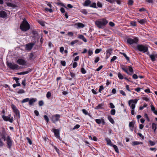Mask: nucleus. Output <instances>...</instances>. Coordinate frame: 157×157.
Wrapping results in <instances>:
<instances>
[{
  "label": "nucleus",
  "mask_w": 157,
  "mask_h": 157,
  "mask_svg": "<svg viewBox=\"0 0 157 157\" xmlns=\"http://www.w3.org/2000/svg\"><path fill=\"white\" fill-rule=\"evenodd\" d=\"M2 139L4 141L6 140L7 147L9 149H10L12 145L13 140L11 139V137L8 135L4 128L0 131V147H2L4 145V143Z\"/></svg>",
  "instance_id": "nucleus-1"
},
{
  "label": "nucleus",
  "mask_w": 157,
  "mask_h": 157,
  "mask_svg": "<svg viewBox=\"0 0 157 157\" xmlns=\"http://www.w3.org/2000/svg\"><path fill=\"white\" fill-rule=\"evenodd\" d=\"M121 67L123 71L129 75H132L134 73V70L131 65L128 66L121 65Z\"/></svg>",
  "instance_id": "nucleus-2"
},
{
  "label": "nucleus",
  "mask_w": 157,
  "mask_h": 157,
  "mask_svg": "<svg viewBox=\"0 0 157 157\" xmlns=\"http://www.w3.org/2000/svg\"><path fill=\"white\" fill-rule=\"evenodd\" d=\"M30 28V25L26 20L24 19L20 25V29L22 31L26 32Z\"/></svg>",
  "instance_id": "nucleus-3"
},
{
  "label": "nucleus",
  "mask_w": 157,
  "mask_h": 157,
  "mask_svg": "<svg viewBox=\"0 0 157 157\" xmlns=\"http://www.w3.org/2000/svg\"><path fill=\"white\" fill-rule=\"evenodd\" d=\"M138 100V99L136 98L134 100H130L128 101L129 105L132 109L131 110V114L132 115H134L135 114L134 109L136 107L135 104L137 103Z\"/></svg>",
  "instance_id": "nucleus-4"
},
{
  "label": "nucleus",
  "mask_w": 157,
  "mask_h": 157,
  "mask_svg": "<svg viewBox=\"0 0 157 157\" xmlns=\"http://www.w3.org/2000/svg\"><path fill=\"white\" fill-rule=\"evenodd\" d=\"M108 21L105 18H103L101 21L97 20L95 22V25L100 28H102L103 26H105L108 23Z\"/></svg>",
  "instance_id": "nucleus-5"
},
{
  "label": "nucleus",
  "mask_w": 157,
  "mask_h": 157,
  "mask_svg": "<svg viewBox=\"0 0 157 157\" xmlns=\"http://www.w3.org/2000/svg\"><path fill=\"white\" fill-rule=\"evenodd\" d=\"M137 49L140 52L145 53L148 51V47L146 45L138 44L137 46Z\"/></svg>",
  "instance_id": "nucleus-6"
},
{
  "label": "nucleus",
  "mask_w": 157,
  "mask_h": 157,
  "mask_svg": "<svg viewBox=\"0 0 157 157\" xmlns=\"http://www.w3.org/2000/svg\"><path fill=\"white\" fill-rule=\"evenodd\" d=\"M139 41V39L138 37H135L133 39L130 38H128L126 42L127 44L131 45L134 44H137Z\"/></svg>",
  "instance_id": "nucleus-7"
},
{
  "label": "nucleus",
  "mask_w": 157,
  "mask_h": 157,
  "mask_svg": "<svg viewBox=\"0 0 157 157\" xmlns=\"http://www.w3.org/2000/svg\"><path fill=\"white\" fill-rule=\"evenodd\" d=\"M11 107L13 112L15 113L14 116L17 117V118H19L20 117V112L17 107L13 104L11 105Z\"/></svg>",
  "instance_id": "nucleus-8"
},
{
  "label": "nucleus",
  "mask_w": 157,
  "mask_h": 157,
  "mask_svg": "<svg viewBox=\"0 0 157 157\" xmlns=\"http://www.w3.org/2000/svg\"><path fill=\"white\" fill-rule=\"evenodd\" d=\"M7 65L10 68L13 70H15L18 68V65L14 63H8Z\"/></svg>",
  "instance_id": "nucleus-9"
},
{
  "label": "nucleus",
  "mask_w": 157,
  "mask_h": 157,
  "mask_svg": "<svg viewBox=\"0 0 157 157\" xmlns=\"http://www.w3.org/2000/svg\"><path fill=\"white\" fill-rule=\"evenodd\" d=\"M61 115L56 114V115H52V122L53 123H55L56 122H57L59 120V118L60 117Z\"/></svg>",
  "instance_id": "nucleus-10"
},
{
  "label": "nucleus",
  "mask_w": 157,
  "mask_h": 157,
  "mask_svg": "<svg viewBox=\"0 0 157 157\" xmlns=\"http://www.w3.org/2000/svg\"><path fill=\"white\" fill-rule=\"evenodd\" d=\"M10 115H9L8 116H6L4 115L2 116V118L5 121H9L10 123H12L13 122V117L10 118Z\"/></svg>",
  "instance_id": "nucleus-11"
},
{
  "label": "nucleus",
  "mask_w": 157,
  "mask_h": 157,
  "mask_svg": "<svg viewBox=\"0 0 157 157\" xmlns=\"http://www.w3.org/2000/svg\"><path fill=\"white\" fill-rule=\"evenodd\" d=\"M17 63H18L19 65H20L23 66L26 65V61L22 59H18L17 60Z\"/></svg>",
  "instance_id": "nucleus-12"
},
{
  "label": "nucleus",
  "mask_w": 157,
  "mask_h": 157,
  "mask_svg": "<svg viewBox=\"0 0 157 157\" xmlns=\"http://www.w3.org/2000/svg\"><path fill=\"white\" fill-rule=\"evenodd\" d=\"M53 132L55 136L57 138L60 139V137L59 136V131L58 129H53Z\"/></svg>",
  "instance_id": "nucleus-13"
},
{
  "label": "nucleus",
  "mask_w": 157,
  "mask_h": 157,
  "mask_svg": "<svg viewBox=\"0 0 157 157\" xmlns=\"http://www.w3.org/2000/svg\"><path fill=\"white\" fill-rule=\"evenodd\" d=\"M34 44L33 43H29L25 45V48L28 51L31 50L33 47Z\"/></svg>",
  "instance_id": "nucleus-14"
},
{
  "label": "nucleus",
  "mask_w": 157,
  "mask_h": 157,
  "mask_svg": "<svg viewBox=\"0 0 157 157\" xmlns=\"http://www.w3.org/2000/svg\"><path fill=\"white\" fill-rule=\"evenodd\" d=\"M37 99L36 98H32L29 99V105H33V103L37 101Z\"/></svg>",
  "instance_id": "nucleus-15"
},
{
  "label": "nucleus",
  "mask_w": 157,
  "mask_h": 157,
  "mask_svg": "<svg viewBox=\"0 0 157 157\" xmlns=\"http://www.w3.org/2000/svg\"><path fill=\"white\" fill-rule=\"evenodd\" d=\"M28 70L27 71H23L21 72H19L17 73L18 75H24L25 74H28L30 72H31L32 71V69L29 68L28 69Z\"/></svg>",
  "instance_id": "nucleus-16"
},
{
  "label": "nucleus",
  "mask_w": 157,
  "mask_h": 157,
  "mask_svg": "<svg viewBox=\"0 0 157 157\" xmlns=\"http://www.w3.org/2000/svg\"><path fill=\"white\" fill-rule=\"evenodd\" d=\"M7 14L6 13L3 11H0V17H1L5 18L7 17Z\"/></svg>",
  "instance_id": "nucleus-17"
},
{
  "label": "nucleus",
  "mask_w": 157,
  "mask_h": 157,
  "mask_svg": "<svg viewBox=\"0 0 157 157\" xmlns=\"http://www.w3.org/2000/svg\"><path fill=\"white\" fill-rule=\"evenodd\" d=\"M70 74L71 77L70 78L67 77V78L68 80H72V78H74L75 77V73L71 71H70Z\"/></svg>",
  "instance_id": "nucleus-18"
},
{
  "label": "nucleus",
  "mask_w": 157,
  "mask_h": 157,
  "mask_svg": "<svg viewBox=\"0 0 157 157\" xmlns=\"http://www.w3.org/2000/svg\"><path fill=\"white\" fill-rule=\"evenodd\" d=\"M91 2L90 0H86L83 4L85 6H88L90 4Z\"/></svg>",
  "instance_id": "nucleus-19"
},
{
  "label": "nucleus",
  "mask_w": 157,
  "mask_h": 157,
  "mask_svg": "<svg viewBox=\"0 0 157 157\" xmlns=\"http://www.w3.org/2000/svg\"><path fill=\"white\" fill-rule=\"evenodd\" d=\"M157 124H155V123H152V128L153 129L154 132H155L156 131V130L157 129Z\"/></svg>",
  "instance_id": "nucleus-20"
},
{
  "label": "nucleus",
  "mask_w": 157,
  "mask_h": 157,
  "mask_svg": "<svg viewBox=\"0 0 157 157\" xmlns=\"http://www.w3.org/2000/svg\"><path fill=\"white\" fill-rule=\"evenodd\" d=\"M29 59L30 60H34L36 58L35 56L34 55L33 53H31L29 55Z\"/></svg>",
  "instance_id": "nucleus-21"
},
{
  "label": "nucleus",
  "mask_w": 157,
  "mask_h": 157,
  "mask_svg": "<svg viewBox=\"0 0 157 157\" xmlns=\"http://www.w3.org/2000/svg\"><path fill=\"white\" fill-rule=\"evenodd\" d=\"M143 144V142H139L138 141H134L132 142V145L134 146L139 144Z\"/></svg>",
  "instance_id": "nucleus-22"
},
{
  "label": "nucleus",
  "mask_w": 157,
  "mask_h": 157,
  "mask_svg": "<svg viewBox=\"0 0 157 157\" xmlns=\"http://www.w3.org/2000/svg\"><path fill=\"white\" fill-rule=\"evenodd\" d=\"M78 38L82 40L84 42H86L87 41V40L85 38L84 36L82 35H80L78 36Z\"/></svg>",
  "instance_id": "nucleus-23"
},
{
  "label": "nucleus",
  "mask_w": 157,
  "mask_h": 157,
  "mask_svg": "<svg viewBox=\"0 0 157 157\" xmlns=\"http://www.w3.org/2000/svg\"><path fill=\"white\" fill-rule=\"evenodd\" d=\"M135 122L133 121H131L129 123V126L130 128H133L134 127ZM131 130L132 131H133V128L131 129Z\"/></svg>",
  "instance_id": "nucleus-24"
},
{
  "label": "nucleus",
  "mask_w": 157,
  "mask_h": 157,
  "mask_svg": "<svg viewBox=\"0 0 157 157\" xmlns=\"http://www.w3.org/2000/svg\"><path fill=\"white\" fill-rule=\"evenodd\" d=\"M105 140L107 142V144H108V145L111 146H112V145L113 144L112 143V142L108 138H106L105 139Z\"/></svg>",
  "instance_id": "nucleus-25"
},
{
  "label": "nucleus",
  "mask_w": 157,
  "mask_h": 157,
  "mask_svg": "<svg viewBox=\"0 0 157 157\" xmlns=\"http://www.w3.org/2000/svg\"><path fill=\"white\" fill-rule=\"evenodd\" d=\"M113 49V48H108L106 51V53L108 54L111 55V54L112 53V52Z\"/></svg>",
  "instance_id": "nucleus-26"
},
{
  "label": "nucleus",
  "mask_w": 157,
  "mask_h": 157,
  "mask_svg": "<svg viewBox=\"0 0 157 157\" xmlns=\"http://www.w3.org/2000/svg\"><path fill=\"white\" fill-rule=\"evenodd\" d=\"M120 53L121 54L123 55L125 58L127 60V61H129L130 60L129 58L127 56L126 54L124 53H122L121 52H120Z\"/></svg>",
  "instance_id": "nucleus-27"
},
{
  "label": "nucleus",
  "mask_w": 157,
  "mask_h": 157,
  "mask_svg": "<svg viewBox=\"0 0 157 157\" xmlns=\"http://www.w3.org/2000/svg\"><path fill=\"white\" fill-rule=\"evenodd\" d=\"M108 119L109 121L112 124H113L114 123V121L112 118L110 116H108Z\"/></svg>",
  "instance_id": "nucleus-28"
},
{
  "label": "nucleus",
  "mask_w": 157,
  "mask_h": 157,
  "mask_svg": "<svg viewBox=\"0 0 157 157\" xmlns=\"http://www.w3.org/2000/svg\"><path fill=\"white\" fill-rule=\"evenodd\" d=\"M112 147H113L114 148V149L115 151L117 153H119V150H118V148L117 147V146H116V145H114V144H113V145H112V146H111Z\"/></svg>",
  "instance_id": "nucleus-29"
},
{
  "label": "nucleus",
  "mask_w": 157,
  "mask_h": 157,
  "mask_svg": "<svg viewBox=\"0 0 157 157\" xmlns=\"http://www.w3.org/2000/svg\"><path fill=\"white\" fill-rule=\"evenodd\" d=\"M137 21L140 24L142 25L144 24L146 22V20L144 19L140 20L138 19Z\"/></svg>",
  "instance_id": "nucleus-30"
},
{
  "label": "nucleus",
  "mask_w": 157,
  "mask_h": 157,
  "mask_svg": "<svg viewBox=\"0 0 157 157\" xmlns=\"http://www.w3.org/2000/svg\"><path fill=\"white\" fill-rule=\"evenodd\" d=\"M7 5L8 6L11 7H12L13 8H15L17 6L15 4H12L11 3L8 2L7 3Z\"/></svg>",
  "instance_id": "nucleus-31"
},
{
  "label": "nucleus",
  "mask_w": 157,
  "mask_h": 157,
  "mask_svg": "<svg viewBox=\"0 0 157 157\" xmlns=\"http://www.w3.org/2000/svg\"><path fill=\"white\" fill-rule=\"evenodd\" d=\"M117 76L120 79L122 80L124 79L123 76L121 74L120 72L118 73Z\"/></svg>",
  "instance_id": "nucleus-32"
},
{
  "label": "nucleus",
  "mask_w": 157,
  "mask_h": 157,
  "mask_svg": "<svg viewBox=\"0 0 157 157\" xmlns=\"http://www.w3.org/2000/svg\"><path fill=\"white\" fill-rule=\"evenodd\" d=\"M77 25L78 27L79 28H83L84 27V25L81 23H78Z\"/></svg>",
  "instance_id": "nucleus-33"
},
{
  "label": "nucleus",
  "mask_w": 157,
  "mask_h": 157,
  "mask_svg": "<svg viewBox=\"0 0 157 157\" xmlns=\"http://www.w3.org/2000/svg\"><path fill=\"white\" fill-rule=\"evenodd\" d=\"M149 56L152 61H154L156 60V59L154 55H149Z\"/></svg>",
  "instance_id": "nucleus-34"
},
{
  "label": "nucleus",
  "mask_w": 157,
  "mask_h": 157,
  "mask_svg": "<svg viewBox=\"0 0 157 157\" xmlns=\"http://www.w3.org/2000/svg\"><path fill=\"white\" fill-rule=\"evenodd\" d=\"M148 142L149 144V145L151 146H153L155 144V142L151 140H148Z\"/></svg>",
  "instance_id": "nucleus-35"
},
{
  "label": "nucleus",
  "mask_w": 157,
  "mask_h": 157,
  "mask_svg": "<svg viewBox=\"0 0 157 157\" xmlns=\"http://www.w3.org/2000/svg\"><path fill=\"white\" fill-rule=\"evenodd\" d=\"M25 92V91L24 90L22 89H20L17 91V93L18 94H22L24 93Z\"/></svg>",
  "instance_id": "nucleus-36"
},
{
  "label": "nucleus",
  "mask_w": 157,
  "mask_h": 157,
  "mask_svg": "<svg viewBox=\"0 0 157 157\" xmlns=\"http://www.w3.org/2000/svg\"><path fill=\"white\" fill-rule=\"evenodd\" d=\"M29 98H26L23 99L21 101V103H25L26 102H27L29 101Z\"/></svg>",
  "instance_id": "nucleus-37"
},
{
  "label": "nucleus",
  "mask_w": 157,
  "mask_h": 157,
  "mask_svg": "<svg viewBox=\"0 0 157 157\" xmlns=\"http://www.w3.org/2000/svg\"><path fill=\"white\" fill-rule=\"evenodd\" d=\"M90 6L91 7H93L94 8H97V4L95 2H94L92 3Z\"/></svg>",
  "instance_id": "nucleus-38"
},
{
  "label": "nucleus",
  "mask_w": 157,
  "mask_h": 157,
  "mask_svg": "<svg viewBox=\"0 0 157 157\" xmlns=\"http://www.w3.org/2000/svg\"><path fill=\"white\" fill-rule=\"evenodd\" d=\"M44 119L46 121V122L48 123L49 121V119L47 115H44Z\"/></svg>",
  "instance_id": "nucleus-39"
},
{
  "label": "nucleus",
  "mask_w": 157,
  "mask_h": 157,
  "mask_svg": "<svg viewBox=\"0 0 157 157\" xmlns=\"http://www.w3.org/2000/svg\"><path fill=\"white\" fill-rule=\"evenodd\" d=\"M133 4V0H129L128 1V4L129 6H132Z\"/></svg>",
  "instance_id": "nucleus-40"
},
{
  "label": "nucleus",
  "mask_w": 157,
  "mask_h": 157,
  "mask_svg": "<svg viewBox=\"0 0 157 157\" xmlns=\"http://www.w3.org/2000/svg\"><path fill=\"white\" fill-rule=\"evenodd\" d=\"M51 96V93L50 91H48L46 94V97L47 98L49 99Z\"/></svg>",
  "instance_id": "nucleus-41"
},
{
  "label": "nucleus",
  "mask_w": 157,
  "mask_h": 157,
  "mask_svg": "<svg viewBox=\"0 0 157 157\" xmlns=\"http://www.w3.org/2000/svg\"><path fill=\"white\" fill-rule=\"evenodd\" d=\"M93 54V51L91 49H89L88 50V55L89 56H91Z\"/></svg>",
  "instance_id": "nucleus-42"
},
{
  "label": "nucleus",
  "mask_w": 157,
  "mask_h": 157,
  "mask_svg": "<svg viewBox=\"0 0 157 157\" xmlns=\"http://www.w3.org/2000/svg\"><path fill=\"white\" fill-rule=\"evenodd\" d=\"M90 138L92 140H93L95 141H97L98 140L97 138L95 136H94L93 137V138L91 137V136H89Z\"/></svg>",
  "instance_id": "nucleus-43"
},
{
  "label": "nucleus",
  "mask_w": 157,
  "mask_h": 157,
  "mask_svg": "<svg viewBox=\"0 0 157 157\" xmlns=\"http://www.w3.org/2000/svg\"><path fill=\"white\" fill-rule=\"evenodd\" d=\"M78 40H74L73 41H72L71 42V45H73L74 44H75L78 43Z\"/></svg>",
  "instance_id": "nucleus-44"
},
{
  "label": "nucleus",
  "mask_w": 157,
  "mask_h": 157,
  "mask_svg": "<svg viewBox=\"0 0 157 157\" xmlns=\"http://www.w3.org/2000/svg\"><path fill=\"white\" fill-rule=\"evenodd\" d=\"M44 104L43 100H41L39 101L38 104L40 106H42Z\"/></svg>",
  "instance_id": "nucleus-45"
},
{
  "label": "nucleus",
  "mask_w": 157,
  "mask_h": 157,
  "mask_svg": "<svg viewBox=\"0 0 157 157\" xmlns=\"http://www.w3.org/2000/svg\"><path fill=\"white\" fill-rule=\"evenodd\" d=\"M117 58V56H114L113 57V58L111 59L110 62L111 63L113 62V61H114Z\"/></svg>",
  "instance_id": "nucleus-46"
},
{
  "label": "nucleus",
  "mask_w": 157,
  "mask_h": 157,
  "mask_svg": "<svg viewBox=\"0 0 157 157\" xmlns=\"http://www.w3.org/2000/svg\"><path fill=\"white\" fill-rule=\"evenodd\" d=\"M21 86V84L19 83H17L16 84H13V88H15L16 86Z\"/></svg>",
  "instance_id": "nucleus-47"
},
{
  "label": "nucleus",
  "mask_w": 157,
  "mask_h": 157,
  "mask_svg": "<svg viewBox=\"0 0 157 157\" xmlns=\"http://www.w3.org/2000/svg\"><path fill=\"white\" fill-rule=\"evenodd\" d=\"M131 25L133 26H136V23L134 21H131L130 22Z\"/></svg>",
  "instance_id": "nucleus-48"
},
{
  "label": "nucleus",
  "mask_w": 157,
  "mask_h": 157,
  "mask_svg": "<svg viewBox=\"0 0 157 157\" xmlns=\"http://www.w3.org/2000/svg\"><path fill=\"white\" fill-rule=\"evenodd\" d=\"M102 49H96L95 51V54H98L101 51Z\"/></svg>",
  "instance_id": "nucleus-49"
},
{
  "label": "nucleus",
  "mask_w": 157,
  "mask_h": 157,
  "mask_svg": "<svg viewBox=\"0 0 157 157\" xmlns=\"http://www.w3.org/2000/svg\"><path fill=\"white\" fill-rule=\"evenodd\" d=\"M116 113V111L115 109H112L110 111L111 114L112 115H115Z\"/></svg>",
  "instance_id": "nucleus-50"
},
{
  "label": "nucleus",
  "mask_w": 157,
  "mask_h": 157,
  "mask_svg": "<svg viewBox=\"0 0 157 157\" xmlns=\"http://www.w3.org/2000/svg\"><path fill=\"white\" fill-rule=\"evenodd\" d=\"M81 71L82 74H85L86 73V71L84 68H82L81 69Z\"/></svg>",
  "instance_id": "nucleus-51"
},
{
  "label": "nucleus",
  "mask_w": 157,
  "mask_h": 157,
  "mask_svg": "<svg viewBox=\"0 0 157 157\" xmlns=\"http://www.w3.org/2000/svg\"><path fill=\"white\" fill-rule=\"evenodd\" d=\"M45 10L46 11H48L50 13H52L53 12V10L52 9H49L48 8H46L45 9Z\"/></svg>",
  "instance_id": "nucleus-52"
},
{
  "label": "nucleus",
  "mask_w": 157,
  "mask_h": 157,
  "mask_svg": "<svg viewBox=\"0 0 157 157\" xmlns=\"http://www.w3.org/2000/svg\"><path fill=\"white\" fill-rule=\"evenodd\" d=\"M97 6L99 8H102V5L101 2H98L97 3Z\"/></svg>",
  "instance_id": "nucleus-53"
},
{
  "label": "nucleus",
  "mask_w": 157,
  "mask_h": 157,
  "mask_svg": "<svg viewBox=\"0 0 157 157\" xmlns=\"http://www.w3.org/2000/svg\"><path fill=\"white\" fill-rule=\"evenodd\" d=\"M104 88L103 85H101L99 86V92L100 93H101V91L104 89Z\"/></svg>",
  "instance_id": "nucleus-54"
},
{
  "label": "nucleus",
  "mask_w": 157,
  "mask_h": 157,
  "mask_svg": "<svg viewBox=\"0 0 157 157\" xmlns=\"http://www.w3.org/2000/svg\"><path fill=\"white\" fill-rule=\"evenodd\" d=\"M102 105H103L102 104H99L98 106L96 107L95 109H101Z\"/></svg>",
  "instance_id": "nucleus-55"
},
{
  "label": "nucleus",
  "mask_w": 157,
  "mask_h": 157,
  "mask_svg": "<svg viewBox=\"0 0 157 157\" xmlns=\"http://www.w3.org/2000/svg\"><path fill=\"white\" fill-rule=\"evenodd\" d=\"M120 92L121 94L124 96H125L126 95V94H125V92L122 90H120Z\"/></svg>",
  "instance_id": "nucleus-56"
},
{
  "label": "nucleus",
  "mask_w": 157,
  "mask_h": 157,
  "mask_svg": "<svg viewBox=\"0 0 157 157\" xmlns=\"http://www.w3.org/2000/svg\"><path fill=\"white\" fill-rule=\"evenodd\" d=\"M80 127V125L78 124H77L73 128V130H75L76 129H78Z\"/></svg>",
  "instance_id": "nucleus-57"
},
{
  "label": "nucleus",
  "mask_w": 157,
  "mask_h": 157,
  "mask_svg": "<svg viewBox=\"0 0 157 157\" xmlns=\"http://www.w3.org/2000/svg\"><path fill=\"white\" fill-rule=\"evenodd\" d=\"M95 121L98 124H100L101 122V119H96Z\"/></svg>",
  "instance_id": "nucleus-58"
},
{
  "label": "nucleus",
  "mask_w": 157,
  "mask_h": 157,
  "mask_svg": "<svg viewBox=\"0 0 157 157\" xmlns=\"http://www.w3.org/2000/svg\"><path fill=\"white\" fill-rule=\"evenodd\" d=\"M82 111L83 113L84 114L86 115H87L88 114V113L87 111L85 109H83L82 110Z\"/></svg>",
  "instance_id": "nucleus-59"
},
{
  "label": "nucleus",
  "mask_w": 157,
  "mask_h": 157,
  "mask_svg": "<svg viewBox=\"0 0 157 157\" xmlns=\"http://www.w3.org/2000/svg\"><path fill=\"white\" fill-rule=\"evenodd\" d=\"M138 78V75L135 74H134L132 75V78L134 79H137Z\"/></svg>",
  "instance_id": "nucleus-60"
},
{
  "label": "nucleus",
  "mask_w": 157,
  "mask_h": 157,
  "mask_svg": "<svg viewBox=\"0 0 157 157\" xmlns=\"http://www.w3.org/2000/svg\"><path fill=\"white\" fill-rule=\"evenodd\" d=\"M59 51L60 52H61L62 54H63V52L64 51V48L63 47H60Z\"/></svg>",
  "instance_id": "nucleus-61"
},
{
  "label": "nucleus",
  "mask_w": 157,
  "mask_h": 157,
  "mask_svg": "<svg viewBox=\"0 0 157 157\" xmlns=\"http://www.w3.org/2000/svg\"><path fill=\"white\" fill-rule=\"evenodd\" d=\"M109 25L110 26L112 27L114 26L115 25V24L113 22L111 21L109 22Z\"/></svg>",
  "instance_id": "nucleus-62"
},
{
  "label": "nucleus",
  "mask_w": 157,
  "mask_h": 157,
  "mask_svg": "<svg viewBox=\"0 0 157 157\" xmlns=\"http://www.w3.org/2000/svg\"><path fill=\"white\" fill-rule=\"evenodd\" d=\"M77 63L76 62H74L73 63L72 66L73 68H75L77 67Z\"/></svg>",
  "instance_id": "nucleus-63"
},
{
  "label": "nucleus",
  "mask_w": 157,
  "mask_h": 157,
  "mask_svg": "<svg viewBox=\"0 0 157 157\" xmlns=\"http://www.w3.org/2000/svg\"><path fill=\"white\" fill-rule=\"evenodd\" d=\"M151 110L153 112L155 110V108L153 105H151Z\"/></svg>",
  "instance_id": "nucleus-64"
}]
</instances>
